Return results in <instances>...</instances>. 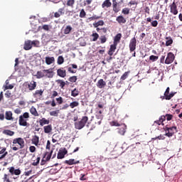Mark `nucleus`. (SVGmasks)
I'll return each mask as SVG.
<instances>
[{
  "label": "nucleus",
  "instance_id": "22",
  "mask_svg": "<svg viewBox=\"0 0 182 182\" xmlns=\"http://www.w3.org/2000/svg\"><path fill=\"white\" fill-rule=\"evenodd\" d=\"M53 153V151H51L50 152L46 151L43 155V159H46V161H49L50 160V158L52 157V154Z\"/></svg>",
  "mask_w": 182,
  "mask_h": 182
},
{
  "label": "nucleus",
  "instance_id": "23",
  "mask_svg": "<svg viewBox=\"0 0 182 182\" xmlns=\"http://www.w3.org/2000/svg\"><path fill=\"white\" fill-rule=\"evenodd\" d=\"M166 121V117H164V115H162L160 117L159 119V120H156L154 122V123L156 124H158L159 126H160V124H163V122H165Z\"/></svg>",
  "mask_w": 182,
  "mask_h": 182
},
{
  "label": "nucleus",
  "instance_id": "62",
  "mask_svg": "<svg viewBox=\"0 0 182 182\" xmlns=\"http://www.w3.org/2000/svg\"><path fill=\"white\" fill-rule=\"evenodd\" d=\"M39 161H41V157H37L36 161H34L32 164L33 166H38L39 164Z\"/></svg>",
  "mask_w": 182,
  "mask_h": 182
},
{
  "label": "nucleus",
  "instance_id": "35",
  "mask_svg": "<svg viewBox=\"0 0 182 182\" xmlns=\"http://www.w3.org/2000/svg\"><path fill=\"white\" fill-rule=\"evenodd\" d=\"M112 9L115 12V14H117V12H119V10L117 9V3L116 2V0H112Z\"/></svg>",
  "mask_w": 182,
  "mask_h": 182
},
{
  "label": "nucleus",
  "instance_id": "7",
  "mask_svg": "<svg viewBox=\"0 0 182 182\" xmlns=\"http://www.w3.org/2000/svg\"><path fill=\"white\" fill-rule=\"evenodd\" d=\"M174 95H176V92H170V87H168L164 92V96L161 97V99L163 100L164 99L166 100H171V98L173 97Z\"/></svg>",
  "mask_w": 182,
  "mask_h": 182
},
{
  "label": "nucleus",
  "instance_id": "10",
  "mask_svg": "<svg viewBox=\"0 0 182 182\" xmlns=\"http://www.w3.org/2000/svg\"><path fill=\"white\" fill-rule=\"evenodd\" d=\"M170 12L172 15H177L178 14V9H177V4L176 1H173L170 6Z\"/></svg>",
  "mask_w": 182,
  "mask_h": 182
},
{
  "label": "nucleus",
  "instance_id": "49",
  "mask_svg": "<svg viewBox=\"0 0 182 182\" xmlns=\"http://www.w3.org/2000/svg\"><path fill=\"white\" fill-rule=\"evenodd\" d=\"M80 18H86V11H85L84 9L80 10Z\"/></svg>",
  "mask_w": 182,
  "mask_h": 182
},
{
  "label": "nucleus",
  "instance_id": "55",
  "mask_svg": "<svg viewBox=\"0 0 182 182\" xmlns=\"http://www.w3.org/2000/svg\"><path fill=\"white\" fill-rule=\"evenodd\" d=\"M129 76V73L125 72L121 77V80H126L127 79V77Z\"/></svg>",
  "mask_w": 182,
  "mask_h": 182
},
{
  "label": "nucleus",
  "instance_id": "1",
  "mask_svg": "<svg viewBox=\"0 0 182 182\" xmlns=\"http://www.w3.org/2000/svg\"><path fill=\"white\" fill-rule=\"evenodd\" d=\"M110 126H115L118 127L117 129L118 134L120 136H124L126 134V132H127V125L126 124H119L117 121H112L109 122Z\"/></svg>",
  "mask_w": 182,
  "mask_h": 182
},
{
  "label": "nucleus",
  "instance_id": "26",
  "mask_svg": "<svg viewBox=\"0 0 182 182\" xmlns=\"http://www.w3.org/2000/svg\"><path fill=\"white\" fill-rule=\"evenodd\" d=\"M40 126H45V124H49L50 121L49 119H46V118H42L39 120Z\"/></svg>",
  "mask_w": 182,
  "mask_h": 182
},
{
  "label": "nucleus",
  "instance_id": "30",
  "mask_svg": "<svg viewBox=\"0 0 182 182\" xmlns=\"http://www.w3.org/2000/svg\"><path fill=\"white\" fill-rule=\"evenodd\" d=\"M32 144H35L36 146H38L39 144V136H34L31 139Z\"/></svg>",
  "mask_w": 182,
  "mask_h": 182
},
{
  "label": "nucleus",
  "instance_id": "37",
  "mask_svg": "<svg viewBox=\"0 0 182 182\" xmlns=\"http://www.w3.org/2000/svg\"><path fill=\"white\" fill-rule=\"evenodd\" d=\"M43 95V90H37L33 93L34 97H37V96H42Z\"/></svg>",
  "mask_w": 182,
  "mask_h": 182
},
{
  "label": "nucleus",
  "instance_id": "43",
  "mask_svg": "<svg viewBox=\"0 0 182 182\" xmlns=\"http://www.w3.org/2000/svg\"><path fill=\"white\" fill-rule=\"evenodd\" d=\"M91 36L93 38H92V42H96L97 39H99V34L97 33H93Z\"/></svg>",
  "mask_w": 182,
  "mask_h": 182
},
{
  "label": "nucleus",
  "instance_id": "64",
  "mask_svg": "<svg viewBox=\"0 0 182 182\" xmlns=\"http://www.w3.org/2000/svg\"><path fill=\"white\" fill-rule=\"evenodd\" d=\"M29 150L31 153H35V151H36V147H35L34 146H31L29 147Z\"/></svg>",
  "mask_w": 182,
  "mask_h": 182
},
{
  "label": "nucleus",
  "instance_id": "36",
  "mask_svg": "<svg viewBox=\"0 0 182 182\" xmlns=\"http://www.w3.org/2000/svg\"><path fill=\"white\" fill-rule=\"evenodd\" d=\"M105 25V21L103 20L99 21L97 23H93L95 28H99V26H103Z\"/></svg>",
  "mask_w": 182,
  "mask_h": 182
},
{
  "label": "nucleus",
  "instance_id": "2",
  "mask_svg": "<svg viewBox=\"0 0 182 182\" xmlns=\"http://www.w3.org/2000/svg\"><path fill=\"white\" fill-rule=\"evenodd\" d=\"M37 79H42V77H53V71L52 68L48 70H43V71H38L36 75H35Z\"/></svg>",
  "mask_w": 182,
  "mask_h": 182
},
{
  "label": "nucleus",
  "instance_id": "6",
  "mask_svg": "<svg viewBox=\"0 0 182 182\" xmlns=\"http://www.w3.org/2000/svg\"><path fill=\"white\" fill-rule=\"evenodd\" d=\"M166 132L165 136L167 137H173L174 133H177V127H166L164 129Z\"/></svg>",
  "mask_w": 182,
  "mask_h": 182
},
{
  "label": "nucleus",
  "instance_id": "58",
  "mask_svg": "<svg viewBox=\"0 0 182 182\" xmlns=\"http://www.w3.org/2000/svg\"><path fill=\"white\" fill-rule=\"evenodd\" d=\"M4 91L5 92V90H8V89L11 90L14 87V85H4Z\"/></svg>",
  "mask_w": 182,
  "mask_h": 182
},
{
  "label": "nucleus",
  "instance_id": "57",
  "mask_svg": "<svg viewBox=\"0 0 182 182\" xmlns=\"http://www.w3.org/2000/svg\"><path fill=\"white\" fill-rule=\"evenodd\" d=\"M4 95L7 99H9V97H11V96H12V93L9 90H7Z\"/></svg>",
  "mask_w": 182,
  "mask_h": 182
},
{
  "label": "nucleus",
  "instance_id": "28",
  "mask_svg": "<svg viewBox=\"0 0 182 182\" xmlns=\"http://www.w3.org/2000/svg\"><path fill=\"white\" fill-rule=\"evenodd\" d=\"M30 113H31L33 116H35V117H38V116H39V113H38V111L35 107H31L30 109Z\"/></svg>",
  "mask_w": 182,
  "mask_h": 182
},
{
  "label": "nucleus",
  "instance_id": "40",
  "mask_svg": "<svg viewBox=\"0 0 182 182\" xmlns=\"http://www.w3.org/2000/svg\"><path fill=\"white\" fill-rule=\"evenodd\" d=\"M77 106H79V102L77 101H74L70 103V107H71V109H75V107H77Z\"/></svg>",
  "mask_w": 182,
  "mask_h": 182
},
{
  "label": "nucleus",
  "instance_id": "17",
  "mask_svg": "<svg viewBox=\"0 0 182 182\" xmlns=\"http://www.w3.org/2000/svg\"><path fill=\"white\" fill-rule=\"evenodd\" d=\"M23 49L24 50H31L32 49V41L31 40L25 41Z\"/></svg>",
  "mask_w": 182,
  "mask_h": 182
},
{
  "label": "nucleus",
  "instance_id": "15",
  "mask_svg": "<svg viewBox=\"0 0 182 182\" xmlns=\"http://www.w3.org/2000/svg\"><path fill=\"white\" fill-rule=\"evenodd\" d=\"M102 9H109V8H112V1L110 0H105L102 5H101Z\"/></svg>",
  "mask_w": 182,
  "mask_h": 182
},
{
  "label": "nucleus",
  "instance_id": "11",
  "mask_svg": "<svg viewBox=\"0 0 182 182\" xmlns=\"http://www.w3.org/2000/svg\"><path fill=\"white\" fill-rule=\"evenodd\" d=\"M66 154H68V150H66V148L60 149L57 155V159H58V160L65 159V156H66Z\"/></svg>",
  "mask_w": 182,
  "mask_h": 182
},
{
  "label": "nucleus",
  "instance_id": "13",
  "mask_svg": "<svg viewBox=\"0 0 182 182\" xmlns=\"http://www.w3.org/2000/svg\"><path fill=\"white\" fill-rule=\"evenodd\" d=\"M26 85H27L29 92H32V90H35V89H36V82L35 81H31V82H26Z\"/></svg>",
  "mask_w": 182,
  "mask_h": 182
},
{
  "label": "nucleus",
  "instance_id": "5",
  "mask_svg": "<svg viewBox=\"0 0 182 182\" xmlns=\"http://www.w3.org/2000/svg\"><path fill=\"white\" fill-rule=\"evenodd\" d=\"M28 119H29L28 112H24L22 115H20L18 119L19 126H23V127L28 126Z\"/></svg>",
  "mask_w": 182,
  "mask_h": 182
},
{
  "label": "nucleus",
  "instance_id": "12",
  "mask_svg": "<svg viewBox=\"0 0 182 182\" xmlns=\"http://www.w3.org/2000/svg\"><path fill=\"white\" fill-rule=\"evenodd\" d=\"M8 170L11 176H20L21 173L20 169H15L14 166L8 168Z\"/></svg>",
  "mask_w": 182,
  "mask_h": 182
},
{
  "label": "nucleus",
  "instance_id": "29",
  "mask_svg": "<svg viewBox=\"0 0 182 182\" xmlns=\"http://www.w3.org/2000/svg\"><path fill=\"white\" fill-rule=\"evenodd\" d=\"M43 129H44V133H46L47 134H49L50 133V132H52V124L44 126Z\"/></svg>",
  "mask_w": 182,
  "mask_h": 182
},
{
  "label": "nucleus",
  "instance_id": "19",
  "mask_svg": "<svg viewBox=\"0 0 182 182\" xmlns=\"http://www.w3.org/2000/svg\"><path fill=\"white\" fill-rule=\"evenodd\" d=\"M57 75L60 76V77H66V70L63 68H60L57 70Z\"/></svg>",
  "mask_w": 182,
  "mask_h": 182
},
{
  "label": "nucleus",
  "instance_id": "9",
  "mask_svg": "<svg viewBox=\"0 0 182 182\" xmlns=\"http://www.w3.org/2000/svg\"><path fill=\"white\" fill-rule=\"evenodd\" d=\"M175 59H176V56L174 55V53L169 52L168 53L166 58L165 60V64L171 65V63H173V62H174Z\"/></svg>",
  "mask_w": 182,
  "mask_h": 182
},
{
  "label": "nucleus",
  "instance_id": "59",
  "mask_svg": "<svg viewBox=\"0 0 182 182\" xmlns=\"http://www.w3.org/2000/svg\"><path fill=\"white\" fill-rule=\"evenodd\" d=\"M93 2V0H85L84 1V6H87V5H90Z\"/></svg>",
  "mask_w": 182,
  "mask_h": 182
},
{
  "label": "nucleus",
  "instance_id": "56",
  "mask_svg": "<svg viewBox=\"0 0 182 182\" xmlns=\"http://www.w3.org/2000/svg\"><path fill=\"white\" fill-rule=\"evenodd\" d=\"M157 139H159V140H164V139H166V137L164 136V135H160L158 136L157 137L155 138H152V140H157Z\"/></svg>",
  "mask_w": 182,
  "mask_h": 182
},
{
  "label": "nucleus",
  "instance_id": "38",
  "mask_svg": "<svg viewBox=\"0 0 182 182\" xmlns=\"http://www.w3.org/2000/svg\"><path fill=\"white\" fill-rule=\"evenodd\" d=\"M72 32V26H67L64 29V34L65 35H69Z\"/></svg>",
  "mask_w": 182,
  "mask_h": 182
},
{
  "label": "nucleus",
  "instance_id": "33",
  "mask_svg": "<svg viewBox=\"0 0 182 182\" xmlns=\"http://www.w3.org/2000/svg\"><path fill=\"white\" fill-rule=\"evenodd\" d=\"M21 92L22 93H28L29 92V89L28 88V85H26V82H24L22 85Z\"/></svg>",
  "mask_w": 182,
  "mask_h": 182
},
{
  "label": "nucleus",
  "instance_id": "42",
  "mask_svg": "<svg viewBox=\"0 0 182 182\" xmlns=\"http://www.w3.org/2000/svg\"><path fill=\"white\" fill-rule=\"evenodd\" d=\"M66 5L67 6H70V8H73L75 5V0H68Z\"/></svg>",
  "mask_w": 182,
  "mask_h": 182
},
{
  "label": "nucleus",
  "instance_id": "4",
  "mask_svg": "<svg viewBox=\"0 0 182 182\" xmlns=\"http://www.w3.org/2000/svg\"><path fill=\"white\" fill-rule=\"evenodd\" d=\"M89 120V117L87 116H84L82 117L81 120L75 122V127L77 130H82L85 126H86V123H87V121Z\"/></svg>",
  "mask_w": 182,
  "mask_h": 182
},
{
  "label": "nucleus",
  "instance_id": "52",
  "mask_svg": "<svg viewBox=\"0 0 182 182\" xmlns=\"http://www.w3.org/2000/svg\"><path fill=\"white\" fill-rule=\"evenodd\" d=\"M32 45H33V46H35L36 48L39 47V45H40L39 41L36 40V41H31V46Z\"/></svg>",
  "mask_w": 182,
  "mask_h": 182
},
{
  "label": "nucleus",
  "instance_id": "53",
  "mask_svg": "<svg viewBox=\"0 0 182 182\" xmlns=\"http://www.w3.org/2000/svg\"><path fill=\"white\" fill-rule=\"evenodd\" d=\"M165 120L166 119V120H168V122H170V120H171L173 119V114H166L165 116Z\"/></svg>",
  "mask_w": 182,
  "mask_h": 182
},
{
  "label": "nucleus",
  "instance_id": "32",
  "mask_svg": "<svg viewBox=\"0 0 182 182\" xmlns=\"http://www.w3.org/2000/svg\"><path fill=\"white\" fill-rule=\"evenodd\" d=\"M166 46H171L173 45V38L171 37H166Z\"/></svg>",
  "mask_w": 182,
  "mask_h": 182
},
{
  "label": "nucleus",
  "instance_id": "14",
  "mask_svg": "<svg viewBox=\"0 0 182 182\" xmlns=\"http://www.w3.org/2000/svg\"><path fill=\"white\" fill-rule=\"evenodd\" d=\"M0 161L5 159L8 156V152L6 151V147L0 146Z\"/></svg>",
  "mask_w": 182,
  "mask_h": 182
},
{
  "label": "nucleus",
  "instance_id": "27",
  "mask_svg": "<svg viewBox=\"0 0 182 182\" xmlns=\"http://www.w3.org/2000/svg\"><path fill=\"white\" fill-rule=\"evenodd\" d=\"M5 119L6 120H14V117H12V112L6 111V115H5Z\"/></svg>",
  "mask_w": 182,
  "mask_h": 182
},
{
  "label": "nucleus",
  "instance_id": "8",
  "mask_svg": "<svg viewBox=\"0 0 182 182\" xmlns=\"http://www.w3.org/2000/svg\"><path fill=\"white\" fill-rule=\"evenodd\" d=\"M137 46V40L136 39V37L132 38L130 40L129 48V51L134 52L136 50V47Z\"/></svg>",
  "mask_w": 182,
  "mask_h": 182
},
{
  "label": "nucleus",
  "instance_id": "24",
  "mask_svg": "<svg viewBox=\"0 0 182 182\" xmlns=\"http://www.w3.org/2000/svg\"><path fill=\"white\" fill-rule=\"evenodd\" d=\"M117 22H118V23H126L127 20L126 18H124V17H123V16H119L117 17L116 18Z\"/></svg>",
  "mask_w": 182,
  "mask_h": 182
},
{
  "label": "nucleus",
  "instance_id": "18",
  "mask_svg": "<svg viewBox=\"0 0 182 182\" xmlns=\"http://www.w3.org/2000/svg\"><path fill=\"white\" fill-rule=\"evenodd\" d=\"M65 164H68V166H73V164H79L80 163V161H76L73 159H69V160H65L64 161Z\"/></svg>",
  "mask_w": 182,
  "mask_h": 182
},
{
  "label": "nucleus",
  "instance_id": "31",
  "mask_svg": "<svg viewBox=\"0 0 182 182\" xmlns=\"http://www.w3.org/2000/svg\"><path fill=\"white\" fill-rule=\"evenodd\" d=\"M55 82L58 85H59L60 89H63V87H65L66 85V82H65V81L63 80H56Z\"/></svg>",
  "mask_w": 182,
  "mask_h": 182
},
{
  "label": "nucleus",
  "instance_id": "3",
  "mask_svg": "<svg viewBox=\"0 0 182 182\" xmlns=\"http://www.w3.org/2000/svg\"><path fill=\"white\" fill-rule=\"evenodd\" d=\"M13 144H18V145H19V149H23V147H25V141L23 140V139H22L21 137L16 138L13 140ZM19 149L16 146L11 147V149L14 151H18V150H19Z\"/></svg>",
  "mask_w": 182,
  "mask_h": 182
},
{
  "label": "nucleus",
  "instance_id": "60",
  "mask_svg": "<svg viewBox=\"0 0 182 182\" xmlns=\"http://www.w3.org/2000/svg\"><path fill=\"white\" fill-rule=\"evenodd\" d=\"M151 25L154 28H156V26L159 25V22L157 21H156V20L153 21L152 22H151Z\"/></svg>",
  "mask_w": 182,
  "mask_h": 182
},
{
  "label": "nucleus",
  "instance_id": "21",
  "mask_svg": "<svg viewBox=\"0 0 182 182\" xmlns=\"http://www.w3.org/2000/svg\"><path fill=\"white\" fill-rule=\"evenodd\" d=\"M46 65H52V63H55V57H46Z\"/></svg>",
  "mask_w": 182,
  "mask_h": 182
},
{
  "label": "nucleus",
  "instance_id": "61",
  "mask_svg": "<svg viewBox=\"0 0 182 182\" xmlns=\"http://www.w3.org/2000/svg\"><path fill=\"white\" fill-rule=\"evenodd\" d=\"M56 101L58 105H62V103H63V98H62V97H59L58 98H56Z\"/></svg>",
  "mask_w": 182,
  "mask_h": 182
},
{
  "label": "nucleus",
  "instance_id": "54",
  "mask_svg": "<svg viewBox=\"0 0 182 182\" xmlns=\"http://www.w3.org/2000/svg\"><path fill=\"white\" fill-rule=\"evenodd\" d=\"M100 18H102V16L94 15L90 18V21H96L97 19H100Z\"/></svg>",
  "mask_w": 182,
  "mask_h": 182
},
{
  "label": "nucleus",
  "instance_id": "44",
  "mask_svg": "<svg viewBox=\"0 0 182 182\" xmlns=\"http://www.w3.org/2000/svg\"><path fill=\"white\" fill-rule=\"evenodd\" d=\"M59 109H57L55 111H51L50 112V115L54 116L55 117H58L59 116Z\"/></svg>",
  "mask_w": 182,
  "mask_h": 182
},
{
  "label": "nucleus",
  "instance_id": "34",
  "mask_svg": "<svg viewBox=\"0 0 182 182\" xmlns=\"http://www.w3.org/2000/svg\"><path fill=\"white\" fill-rule=\"evenodd\" d=\"M3 134H6V136H14L15 132L10 129H5L3 131Z\"/></svg>",
  "mask_w": 182,
  "mask_h": 182
},
{
  "label": "nucleus",
  "instance_id": "51",
  "mask_svg": "<svg viewBox=\"0 0 182 182\" xmlns=\"http://www.w3.org/2000/svg\"><path fill=\"white\" fill-rule=\"evenodd\" d=\"M96 118L99 120L97 122V124L99 125L101 124L102 120H103V115H100V114L96 115Z\"/></svg>",
  "mask_w": 182,
  "mask_h": 182
},
{
  "label": "nucleus",
  "instance_id": "48",
  "mask_svg": "<svg viewBox=\"0 0 182 182\" xmlns=\"http://www.w3.org/2000/svg\"><path fill=\"white\" fill-rule=\"evenodd\" d=\"M68 80H69V82H71L72 83H75L76 80H77V77L75 76V75L70 77Z\"/></svg>",
  "mask_w": 182,
  "mask_h": 182
},
{
  "label": "nucleus",
  "instance_id": "25",
  "mask_svg": "<svg viewBox=\"0 0 182 182\" xmlns=\"http://www.w3.org/2000/svg\"><path fill=\"white\" fill-rule=\"evenodd\" d=\"M120 39H122V33H118L114 36V43L115 45H117L119 42H120Z\"/></svg>",
  "mask_w": 182,
  "mask_h": 182
},
{
  "label": "nucleus",
  "instance_id": "39",
  "mask_svg": "<svg viewBox=\"0 0 182 182\" xmlns=\"http://www.w3.org/2000/svg\"><path fill=\"white\" fill-rule=\"evenodd\" d=\"M71 96H73V97H76V96H79V90L75 88L73 90L71 91Z\"/></svg>",
  "mask_w": 182,
  "mask_h": 182
},
{
  "label": "nucleus",
  "instance_id": "63",
  "mask_svg": "<svg viewBox=\"0 0 182 182\" xmlns=\"http://www.w3.org/2000/svg\"><path fill=\"white\" fill-rule=\"evenodd\" d=\"M160 63H162V64L166 63V56L161 55L160 58Z\"/></svg>",
  "mask_w": 182,
  "mask_h": 182
},
{
  "label": "nucleus",
  "instance_id": "16",
  "mask_svg": "<svg viewBox=\"0 0 182 182\" xmlns=\"http://www.w3.org/2000/svg\"><path fill=\"white\" fill-rule=\"evenodd\" d=\"M117 48V44H114V43H113V44L110 46L109 50H108V55H109V56H113V53H114L116 51Z\"/></svg>",
  "mask_w": 182,
  "mask_h": 182
},
{
  "label": "nucleus",
  "instance_id": "46",
  "mask_svg": "<svg viewBox=\"0 0 182 182\" xmlns=\"http://www.w3.org/2000/svg\"><path fill=\"white\" fill-rule=\"evenodd\" d=\"M4 182H11V179H9V175L5 173L3 177Z\"/></svg>",
  "mask_w": 182,
  "mask_h": 182
},
{
  "label": "nucleus",
  "instance_id": "20",
  "mask_svg": "<svg viewBox=\"0 0 182 182\" xmlns=\"http://www.w3.org/2000/svg\"><path fill=\"white\" fill-rule=\"evenodd\" d=\"M106 86V82L103 80V79H100L97 82V87H99V89H103Z\"/></svg>",
  "mask_w": 182,
  "mask_h": 182
},
{
  "label": "nucleus",
  "instance_id": "45",
  "mask_svg": "<svg viewBox=\"0 0 182 182\" xmlns=\"http://www.w3.org/2000/svg\"><path fill=\"white\" fill-rule=\"evenodd\" d=\"M158 60H159V56L157 55H152L149 56V60H151V62H156Z\"/></svg>",
  "mask_w": 182,
  "mask_h": 182
},
{
  "label": "nucleus",
  "instance_id": "50",
  "mask_svg": "<svg viewBox=\"0 0 182 182\" xmlns=\"http://www.w3.org/2000/svg\"><path fill=\"white\" fill-rule=\"evenodd\" d=\"M100 41L101 43H106L107 38H106V36H101L100 38Z\"/></svg>",
  "mask_w": 182,
  "mask_h": 182
},
{
  "label": "nucleus",
  "instance_id": "47",
  "mask_svg": "<svg viewBox=\"0 0 182 182\" xmlns=\"http://www.w3.org/2000/svg\"><path fill=\"white\" fill-rule=\"evenodd\" d=\"M122 14H123L124 15H129V14H130V9L129 8L123 9L122 11Z\"/></svg>",
  "mask_w": 182,
  "mask_h": 182
},
{
  "label": "nucleus",
  "instance_id": "41",
  "mask_svg": "<svg viewBox=\"0 0 182 182\" xmlns=\"http://www.w3.org/2000/svg\"><path fill=\"white\" fill-rule=\"evenodd\" d=\"M63 62H65V58H63V56L62 55L58 56L57 60L58 65H62Z\"/></svg>",
  "mask_w": 182,
  "mask_h": 182
}]
</instances>
